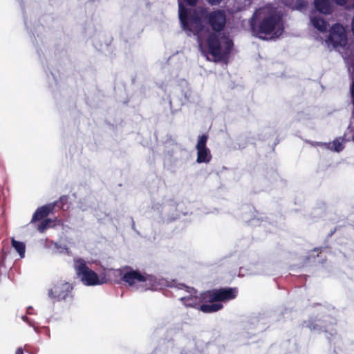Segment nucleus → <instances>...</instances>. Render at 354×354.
Segmentation results:
<instances>
[{"mask_svg":"<svg viewBox=\"0 0 354 354\" xmlns=\"http://www.w3.org/2000/svg\"><path fill=\"white\" fill-rule=\"evenodd\" d=\"M207 138V136L205 135L198 137L196 147L197 150L196 162L198 163H208L212 159L210 150L206 146Z\"/></svg>","mask_w":354,"mask_h":354,"instance_id":"6e6552de","label":"nucleus"},{"mask_svg":"<svg viewBox=\"0 0 354 354\" xmlns=\"http://www.w3.org/2000/svg\"><path fill=\"white\" fill-rule=\"evenodd\" d=\"M182 286L185 288V291L187 295L180 298V300L184 303V304L187 306L189 307H196L201 303L203 300V294L201 296L197 295V292L192 288H189L182 285Z\"/></svg>","mask_w":354,"mask_h":354,"instance_id":"1a4fd4ad","label":"nucleus"},{"mask_svg":"<svg viewBox=\"0 0 354 354\" xmlns=\"http://www.w3.org/2000/svg\"><path fill=\"white\" fill-rule=\"evenodd\" d=\"M307 5V3L304 0H298L295 4V6L293 7L294 9L298 10H302L304 8H306Z\"/></svg>","mask_w":354,"mask_h":354,"instance_id":"f3484780","label":"nucleus"},{"mask_svg":"<svg viewBox=\"0 0 354 354\" xmlns=\"http://www.w3.org/2000/svg\"><path fill=\"white\" fill-rule=\"evenodd\" d=\"M74 268L78 278L86 286H93L106 283L105 277H100L87 265V262L82 258L74 259Z\"/></svg>","mask_w":354,"mask_h":354,"instance_id":"423d86ee","label":"nucleus"},{"mask_svg":"<svg viewBox=\"0 0 354 354\" xmlns=\"http://www.w3.org/2000/svg\"><path fill=\"white\" fill-rule=\"evenodd\" d=\"M212 5H217L221 3L222 0H207Z\"/></svg>","mask_w":354,"mask_h":354,"instance_id":"aec40b11","label":"nucleus"},{"mask_svg":"<svg viewBox=\"0 0 354 354\" xmlns=\"http://www.w3.org/2000/svg\"><path fill=\"white\" fill-rule=\"evenodd\" d=\"M54 207L55 205L50 203L37 208L32 216L31 223L39 221L48 216L49 213L53 210Z\"/></svg>","mask_w":354,"mask_h":354,"instance_id":"9b49d317","label":"nucleus"},{"mask_svg":"<svg viewBox=\"0 0 354 354\" xmlns=\"http://www.w3.org/2000/svg\"><path fill=\"white\" fill-rule=\"evenodd\" d=\"M353 141H354V135H353Z\"/></svg>","mask_w":354,"mask_h":354,"instance_id":"a878e982","label":"nucleus"},{"mask_svg":"<svg viewBox=\"0 0 354 354\" xmlns=\"http://www.w3.org/2000/svg\"><path fill=\"white\" fill-rule=\"evenodd\" d=\"M344 138L339 137L335 139L332 142H310L312 145H318L335 152H340L344 148Z\"/></svg>","mask_w":354,"mask_h":354,"instance_id":"9d476101","label":"nucleus"},{"mask_svg":"<svg viewBox=\"0 0 354 354\" xmlns=\"http://www.w3.org/2000/svg\"><path fill=\"white\" fill-rule=\"evenodd\" d=\"M21 319L26 322H27L30 326H34L33 322L28 319V317L25 315L21 316Z\"/></svg>","mask_w":354,"mask_h":354,"instance_id":"6ab92c4d","label":"nucleus"},{"mask_svg":"<svg viewBox=\"0 0 354 354\" xmlns=\"http://www.w3.org/2000/svg\"><path fill=\"white\" fill-rule=\"evenodd\" d=\"M31 310H32V307L31 306L28 307L27 310H26L27 314H29V315L31 314L32 313Z\"/></svg>","mask_w":354,"mask_h":354,"instance_id":"5701e85b","label":"nucleus"},{"mask_svg":"<svg viewBox=\"0 0 354 354\" xmlns=\"http://www.w3.org/2000/svg\"><path fill=\"white\" fill-rule=\"evenodd\" d=\"M347 8H349V9L354 8V0H352L351 4L347 6Z\"/></svg>","mask_w":354,"mask_h":354,"instance_id":"b1692460","label":"nucleus"},{"mask_svg":"<svg viewBox=\"0 0 354 354\" xmlns=\"http://www.w3.org/2000/svg\"><path fill=\"white\" fill-rule=\"evenodd\" d=\"M52 221L50 219H45L38 225V230L40 232H44L46 229L50 226Z\"/></svg>","mask_w":354,"mask_h":354,"instance_id":"dca6fc26","label":"nucleus"},{"mask_svg":"<svg viewBox=\"0 0 354 354\" xmlns=\"http://www.w3.org/2000/svg\"><path fill=\"white\" fill-rule=\"evenodd\" d=\"M185 2L186 3H187L188 5L189 6H195L198 1V0H178V3L180 2Z\"/></svg>","mask_w":354,"mask_h":354,"instance_id":"a211bd4d","label":"nucleus"},{"mask_svg":"<svg viewBox=\"0 0 354 354\" xmlns=\"http://www.w3.org/2000/svg\"><path fill=\"white\" fill-rule=\"evenodd\" d=\"M68 202V196H62L59 198V200L53 204L55 205H57L59 208L62 209L63 210H66L68 209L69 206L66 205Z\"/></svg>","mask_w":354,"mask_h":354,"instance_id":"2eb2a0df","label":"nucleus"},{"mask_svg":"<svg viewBox=\"0 0 354 354\" xmlns=\"http://www.w3.org/2000/svg\"><path fill=\"white\" fill-rule=\"evenodd\" d=\"M336 3L343 6L346 3V0H334Z\"/></svg>","mask_w":354,"mask_h":354,"instance_id":"412c9836","label":"nucleus"},{"mask_svg":"<svg viewBox=\"0 0 354 354\" xmlns=\"http://www.w3.org/2000/svg\"><path fill=\"white\" fill-rule=\"evenodd\" d=\"M315 8L323 14H329L332 11V7L329 0H315Z\"/></svg>","mask_w":354,"mask_h":354,"instance_id":"f8f14e48","label":"nucleus"},{"mask_svg":"<svg viewBox=\"0 0 354 354\" xmlns=\"http://www.w3.org/2000/svg\"><path fill=\"white\" fill-rule=\"evenodd\" d=\"M310 22L313 26L319 30L320 32H324L326 30L328 24L327 22L324 20L323 18L317 17V16H311L310 17Z\"/></svg>","mask_w":354,"mask_h":354,"instance_id":"ddd939ff","label":"nucleus"},{"mask_svg":"<svg viewBox=\"0 0 354 354\" xmlns=\"http://www.w3.org/2000/svg\"><path fill=\"white\" fill-rule=\"evenodd\" d=\"M80 209H82L83 211L86 210V208H83L82 207H80Z\"/></svg>","mask_w":354,"mask_h":354,"instance_id":"393cba45","label":"nucleus"},{"mask_svg":"<svg viewBox=\"0 0 354 354\" xmlns=\"http://www.w3.org/2000/svg\"><path fill=\"white\" fill-rule=\"evenodd\" d=\"M11 243L12 248L19 254L20 258L23 259L25 257L26 252V245L24 243L16 241L14 238L11 239Z\"/></svg>","mask_w":354,"mask_h":354,"instance_id":"4468645a","label":"nucleus"},{"mask_svg":"<svg viewBox=\"0 0 354 354\" xmlns=\"http://www.w3.org/2000/svg\"><path fill=\"white\" fill-rule=\"evenodd\" d=\"M236 295V288H221L207 291L203 294V300L208 304L201 305L200 309L207 313L216 312L223 308L221 301L234 299Z\"/></svg>","mask_w":354,"mask_h":354,"instance_id":"39448f33","label":"nucleus"},{"mask_svg":"<svg viewBox=\"0 0 354 354\" xmlns=\"http://www.w3.org/2000/svg\"><path fill=\"white\" fill-rule=\"evenodd\" d=\"M326 42L328 46H332L341 53L346 62L348 70L354 73V45L350 44L346 47L347 35L344 27L339 24L333 25Z\"/></svg>","mask_w":354,"mask_h":354,"instance_id":"20e7f679","label":"nucleus"},{"mask_svg":"<svg viewBox=\"0 0 354 354\" xmlns=\"http://www.w3.org/2000/svg\"><path fill=\"white\" fill-rule=\"evenodd\" d=\"M120 274L124 282L133 289L140 291L157 290L167 286V281L164 279L138 270L120 271Z\"/></svg>","mask_w":354,"mask_h":354,"instance_id":"7ed1b4c3","label":"nucleus"},{"mask_svg":"<svg viewBox=\"0 0 354 354\" xmlns=\"http://www.w3.org/2000/svg\"><path fill=\"white\" fill-rule=\"evenodd\" d=\"M178 15L183 30L187 35L197 37L202 54L209 59H223L232 50L231 39L221 32L225 25L226 18L223 11L218 10L209 12L203 8H189L179 3Z\"/></svg>","mask_w":354,"mask_h":354,"instance_id":"f257e3e1","label":"nucleus"},{"mask_svg":"<svg viewBox=\"0 0 354 354\" xmlns=\"http://www.w3.org/2000/svg\"><path fill=\"white\" fill-rule=\"evenodd\" d=\"M252 35L263 39H272L282 35L283 23L277 11L266 6L257 10L250 21Z\"/></svg>","mask_w":354,"mask_h":354,"instance_id":"f03ea898","label":"nucleus"},{"mask_svg":"<svg viewBox=\"0 0 354 354\" xmlns=\"http://www.w3.org/2000/svg\"><path fill=\"white\" fill-rule=\"evenodd\" d=\"M24 353V351L22 349V348H18L15 352V354H23Z\"/></svg>","mask_w":354,"mask_h":354,"instance_id":"4be33fe9","label":"nucleus"},{"mask_svg":"<svg viewBox=\"0 0 354 354\" xmlns=\"http://www.w3.org/2000/svg\"><path fill=\"white\" fill-rule=\"evenodd\" d=\"M73 286L71 283L64 281H59L53 284L48 290V297L57 301L66 300L71 299Z\"/></svg>","mask_w":354,"mask_h":354,"instance_id":"0eeeda50","label":"nucleus"}]
</instances>
